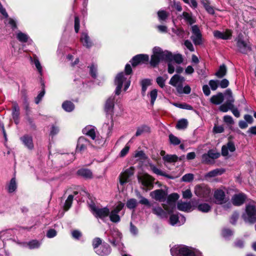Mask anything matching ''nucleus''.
Segmentation results:
<instances>
[{"instance_id":"obj_1","label":"nucleus","mask_w":256,"mask_h":256,"mask_svg":"<svg viewBox=\"0 0 256 256\" xmlns=\"http://www.w3.org/2000/svg\"><path fill=\"white\" fill-rule=\"evenodd\" d=\"M114 83L116 86L114 94L112 95L106 100L104 105V111L107 114L110 116V119H112L114 104H118L120 102V95L122 92V86H124V91H126L130 84V78L126 76L123 72H121L116 76Z\"/></svg>"},{"instance_id":"obj_2","label":"nucleus","mask_w":256,"mask_h":256,"mask_svg":"<svg viewBox=\"0 0 256 256\" xmlns=\"http://www.w3.org/2000/svg\"><path fill=\"white\" fill-rule=\"evenodd\" d=\"M172 53L168 50H163L158 46H155L152 49V54L151 56L150 64L156 67L160 61H167L171 58Z\"/></svg>"},{"instance_id":"obj_3","label":"nucleus","mask_w":256,"mask_h":256,"mask_svg":"<svg viewBox=\"0 0 256 256\" xmlns=\"http://www.w3.org/2000/svg\"><path fill=\"white\" fill-rule=\"evenodd\" d=\"M170 252L172 256H202L198 250L185 245L173 248Z\"/></svg>"},{"instance_id":"obj_4","label":"nucleus","mask_w":256,"mask_h":256,"mask_svg":"<svg viewBox=\"0 0 256 256\" xmlns=\"http://www.w3.org/2000/svg\"><path fill=\"white\" fill-rule=\"evenodd\" d=\"M184 81V77L176 74L170 78L169 84L175 87L179 94H190L191 92V88L188 85H186L183 87L182 84Z\"/></svg>"},{"instance_id":"obj_5","label":"nucleus","mask_w":256,"mask_h":256,"mask_svg":"<svg viewBox=\"0 0 256 256\" xmlns=\"http://www.w3.org/2000/svg\"><path fill=\"white\" fill-rule=\"evenodd\" d=\"M238 51L243 54H247L252 50L251 44L248 40H244L242 34H239L235 39Z\"/></svg>"},{"instance_id":"obj_6","label":"nucleus","mask_w":256,"mask_h":256,"mask_svg":"<svg viewBox=\"0 0 256 256\" xmlns=\"http://www.w3.org/2000/svg\"><path fill=\"white\" fill-rule=\"evenodd\" d=\"M122 238V234L118 230L114 229L110 230L108 238V242L113 246L116 247L120 252H122L124 248L121 242Z\"/></svg>"},{"instance_id":"obj_7","label":"nucleus","mask_w":256,"mask_h":256,"mask_svg":"<svg viewBox=\"0 0 256 256\" xmlns=\"http://www.w3.org/2000/svg\"><path fill=\"white\" fill-rule=\"evenodd\" d=\"M224 96V100H226V102L220 106L219 110L220 112H228L230 108L234 107V99L232 96V92L230 89L226 90Z\"/></svg>"},{"instance_id":"obj_8","label":"nucleus","mask_w":256,"mask_h":256,"mask_svg":"<svg viewBox=\"0 0 256 256\" xmlns=\"http://www.w3.org/2000/svg\"><path fill=\"white\" fill-rule=\"evenodd\" d=\"M89 207L92 214L96 218L104 219L110 214V210L107 207L100 208L93 202L89 204Z\"/></svg>"},{"instance_id":"obj_9","label":"nucleus","mask_w":256,"mask_h":256,"mask_svg":"<svg viewBox=\"0 0 256 256\" xmlns=\"http://www.w3.org/2000/svg\"><path fill=\"white\" fill-rule=\"evenodd\" d=\"M242 217L246 222L254 223L256 222V208L254 205L248 204L246 207V212Z\"/></svg>"},{"instance_id":"obj_10","label":"nucleus","mask_w":256,"mask_h":256,"mask_svg":"<svg viewBox=\"0 0 256 256\" xmlns=\"http://www.w3.org/2000/svg\"><path fill=\"white\" fill-rule=\"evenodd\" d=\"M194 194L196 196L206 200L211 196L210 188L204 184L196 185L194 188Z\"/></svg>"},{"instance_id":"obj_11","label":"nucleus","mask_w":256,"mask_h":256,"mask_svg":"<svg viewBox=\"0 0 256 256\" xmlns=\"http://www.w3.org/2000/svg\"><path fill=\"white\" fill-rule=\"evenodd\" d=\"M192 35L190 37L195 45H200L202 44V35L196 25L192 26Z\"/></svg>"},{"instance_id":"obj_12","label":"nucleus","mask_w":256,"mask_h":256,"mask_svg":"<svg viewBox=\"0 0 256 256\" xmlns=\"http://www.w3.org/2000/svg\"><path fill=\"white\" fill-rule=\"evenodd\" d=\"M134 174V167L131 166L128 168L126 169L124 172L120 174L119 179L120 184L123 186L128 182L130 180V178Z\"/></svg>"},{"instance_id":"obj_13","label":"nucleus","mask_w":256,"mask_h":256,"mask_svg":"<svg viewBox=\"0 0 256 256\" xmlns=\"http://www.w3.org/2000/svg\"><path fill=\"white\" fill-rule=\"evenodd\" d=\"M170 224L172 226H180L186 222V218L182 214H172L170 217Z\"/></svg>"},{"instance_id":"obj_14","label":"nucleus","mask_w":256,"mask_h":256,"mask_svg":"<svg viewBox=\"0 0 256 256\" xmlns=\"http://www.w3.org/2000/svg\"><path fill=\"white\" fill-rule=\"evenodd\" d=\"M149 56L146 54H139L134 56L130 62L133 66H136L140 64H145L148 62Z\"/></svg>"},{"instance_id":"obj_15","label":"nucleus","mask_w":256,"mask_h":256,"mask_svg":"<svg viewBox=\"0 0 256 256\" xmlns=\"http://www.w3.org/2000/svg\"><path fill=\"white\" fill-rule=\"evenodd\" d=\"M214 196L215 200V203L218 204H222L226 203L228 200L224 192L220 189L216 190L214 192Z\"/></svg>"},{"instance_id":"obj_16","label":"nucleus","mask_w":256,"mask_h":256,"mask_svg":"<svg viewBox=\"0 0 256 256\" xmlns=\"http://www.w3.org/2000/svg\"><path fill=\"white\" fill-rule=\"evenodd\" d=\"M90 145V142L84 136H81L79 138L78 140L76 150V152H82Z\"/></svg>"},{"instance_id":"obj_17","label":"nucleus","mask_w":256,"mask_h":256,"mask_svg":"<svg viewBox=\"0 0 256 256\" xmlns=\"http://www.w3.org/2000/svg\"><path fill=\"white\" fill-rule=\"evenodd\" d=\"M192 204L190 202H178L177 204L178 209L185 212H190L195 209L194 202L192 201Z\"/></svg>"},{"instance_id":"obj_18","label":"nucleus","mask_w":256,"mask_h":256,"mask_svg":"<svg viewBox=\"0 0 256 256\" xmlns=\"http://www.w3.org/2000/svg\"><path fill=\"white\" fill-rule=\"evenodd\" d=\"M80 41L82 46L87 48H90L93 46V42L86 31L82 32Z\"/></svg>"},{"instance_id":"obj_19","label":"nucleus","mask_w":256,"mask_h":256,"mask_svg":"<svg viewBox=\"0 0 256 256\" xmlns=\"http://www.w3.org/2000/svg\"><path fill=\"white\" fill-rule=\"evenodd\" d=\"M154 180L152 176L148 174L144 175L140 179L142 184L146 190H150L153 188Z\"/></svg>"},{"instance_id":"obj_20","label":"nucleus","mask_w":256,"mask_h":256,"mask_svg":"<svg viewBox=\"0 0 256 256\" xmlns=\"http://www.w3.org/2000/svg\"><path fill=\"white\" fill-rule=\"evenodd\" d=\"M22 144L28 149L32 150L34 148V144L33 142V138L32 136L28 134H24L20 138Z\"/></svg>"},{"instance_id":"obj_21","label":"nucleus","mask_w":256,"mask_h":256,"mask_svg":"<svg viewBox=\"0 0 256 256\" xmlns=\"http://www.w3.org/2000/svg\"><path fill=\"white\" fill-rule=\"evenodd\" d=\"M246 198V196L245 194L240 193L233 196L232 198V202L234 205L240 206L244 203Z\"/></svg>"},{"instance_id":"obj_22","label":"nucleus","mask_w":256,"mask_h":256,"mask_svg":"<svg viewBox=\"0 0 256 256\" xmlns=\"http://www.w3.org/2000/svg\"><path fill=\"white\" fill-rule=\"evenodd\" d=\"M236 150V146L234 143L232 141H229L226 144L222 146V155L224 156H226L228 155V152H233Z\"/></svg>"},{"instance_id":"obj_23","label":"nucleus","mask_w":256,"mask_h":256,"mask_svg":"<svg viewBox=\"0 0 256 256\" xmlns=\"http://www.w3.org/2000/svg\"><path fill=\"white\" fill-rule=\"evenodd\" d=\"M213 34L215 38L224 40L230 39L232 36V33L230 30H226L225 32L214 30Z\"/></svg>"},{"instance_id":"obj_24","label":"nucleus","mask_w":256,"mask_h":256,"mask_svg":"<svg viewBox=\"0 0 256 256\" xmlns=\"http://www.w3.org/2000/svg\"><path fill=\"white\" fill-rule=\"evenodd\" d=\"M94 252L98 256H106L111 252V248L108 244L104 243Z\"/></svg>"},{"instance_id":"obj_25","label":"nucleus","mask_w":256,"mask_h":256,"mask_svg":"<svg viewBox=\"0 0 256 256\" xmlns=\"http://www.w3.org/2000/svg\"><path fill=\"white\" fill-rule=\"evenodd\" d=\"M150 196L156 200L164 201L166 198V194L164 190L158 189L150 193Z\"/></svg>"},{"instance_id":"obj_26","label":"nucleus","mask_w":256,"mask_h":256,"mask_svg":"<svg viewBox=\"0 0 256 256\" xmlns=\"http://www.w3.org/2000/svg\"><path fill=\"white\" fill-rule=\"evenodd\" d=\"M16 35L17 40L22 43L32 42L29 36L26 32L18 30L16 32Z\"/></svg>"},{"instance_id":"obj_27","label":"nucleus","mask_w":256,"mask_h":256,"mask_svg":"<svg viewBox=\"0 0 256 256\" xmlns=\"http://www.w3.org/2000/svg\"><path fill=\"white\" fill-rule=\"evenodd\" d=\"M96 129L94 126H88L82 130V132L84 134L90 137L92 140H94L96 138Z\"/></svg>"},{"instance_id":"obj_28","label":"nucleus","mask_w":256,"mask_h":256,"mask_svg":"<svg viewBox=\"0 0 256 256\" xmlns=\"http://www.w3.org/2000/svg\"><path fill=\"white\" fill-rule=\"evenodd\" d=\"M194 208L200 212L207 213L211 210L212 206L208 204L202 202L196 205L194 204Z\"/></svg>"},{"instance_id":"obj_29","label":"nucleus","mask_w":256,"mask_h":256,"mask_svg":"<svg viewBox=\"0 0 256 256\" xmlns=\"http://www.w3.org/2000/svg\"><path fill=\"white\" fill-rule=\"evenodd\" d=\"M150 166L152 171L155 174L158 176H162L167 178L172 179L173 177L172 176H170L169 174H166L165 172L162 171L160 168H158L154 164H150Z\"/></svg>"},{"instance_id":"obj_30","label":"nucleus","mask_w":256,"mask_h":256,"mask_svg":"<svg viewBox=\"0 0 256 256\" xmlns=\"http://www.w3.org/2000/svg\"><path fill=\"white\" fill-rule=\"evenodd\" d=\"M224 100V94L222 92H218L216 94L214 95L211 97L210 102L214 104L218 105L220 104Z\"/></svg>"},{"instance_id":"obj_31","label":"nucleus","mask_w":256,"mask_h":256,"mask_svg":"<svg viewBox=\"0 0 256 256\" xmlns=\"http://www.w3.org/2000/svg\"><path fill=\"white\" fill-rule=\"evenodd\" d=\"M78 174L85 178L90 179L92 178V173L91 170L88 169H80L78 171Z\"/></svg>"},{"instance_id":"obj_32","label":"nucleus","mask_w":256,"mask_h":256,"mask_svg":"<svg viewBox=\"0 0 256 256\" xmlns=\"http://www.w3.org/2000/svg\"><path fill=\"white\" fill-rule=\"evenodd\" d=\"M225 172L224 169L220 168H216L212 170H211L208 172L206 174V177L208 178H213L218 176H220L224 174Z\"/></svg>"},{"instance_id":"obj_33","label":"nucleus","mask_w":256,"mask_h":256,"mask_svg":"<svg viewBox=\"0 0 256 256\" xmlns=\"http://www.w3.org/2000/svg\"><path fill=\"white\" fill-rule=\"evenodd\" d=\"M152 212L160 218H164L166 216V212L160 206L153 208Z\"/></svg>"},{"instance_id":"obj_34","label":"nucleus","mask_w":256,"mask_h":256,"mask_svg":"<svg viewBox=\"0 0 256 256\" xmlns=\"http://www.w3.org/2000/svg\"><path fill=\"white\" fill-rule=\"evenodd\" d=\"M62 108L65 111L71 112L74 110V105L72 102L66 100L62 103Z\"/></svg>"},{"instance_id":"obj_35","label":"nucleus","mask_w":256,"mask_h":256,"mask_svg":"<svg viewBox=\"0 0 256 256\" xmlns=\"http://www.w3.org/2000/svg\"><path fill=\"white\" fill-rule=\"evenodd\" d=\"M226 72L227 68L225 64H222L220 66L215 75L218 78H222L226 75Z\"/></svg>"},{"instance_id":"obj_36","label":"nucleus","mask_w":256,"mask_h":256,"mask_svg":"<svg viewBox=\"0 0 256 256\" xmlns=\"http://www.w3.org/2000/svg\"><path fill=\"white\" fill-rule=\"evenodd\" d=\"M150 132V128L148 126L146 125H142L137 128L135 136H138L144 133L149 132Z\"/></svg>"},{"instance_id":"obj_37","label":"nucleus","mask_w":256,"mask_h":256,"mask_svg":"<svg viewBox=\"0 0 256 256\" xmlns=\"http://www.w3.org/2000/svg\"><path fill=\"white\" fill-rule=\"evenodd\" d=\"M41 244V242L36 240H32L26 243L28 248L31 250L38 248Z\"/></svg>"},{"instance_id":"obj_38","label":"nucleus","mask_w":256,"mask_h":256,"mask_svg":"<svg viewBox=\"0 0 256 256\" xmlns=\"http://www.w3.org/2000/svg\"><path fill=\"white\" fill-rule=\"evenodd\" d=\"M17 188V184L15 178H12L8 185V192H14Z\"/></svg>"},{"instance_id":"obj_39","label":"nucleus","mask_w":256,"mask_h":256,"mask_svg":"<svg viewBox=\"0 0 256 256\" xmlns=\"http://www.w3.org/2000/svg\"><path fill=\"white\" fill-rule=\"evenodd\" d=\"M178 158L176 154H166L162 158L164 162H174L178 160Z\"/></svg>"},{"instance_id":"obj_40","label":"nucleus","mask_w":256,"mask_h":256,"mask_svg":"<svg viewBox=\"0 0 256 256\" xmlns=\"http://www.w3.org/2000/svg\"><path fill=\"white\" fill-rule=\"evenodd\" d=\"M140 84L142 86V96H144L147 88L151 84L150 80L149 79H144L141 80Z\"/></svg>"},{"instance_id":"obj_41","label":"nucleus","mask_w":256,"mask_h":256,"mask_svg":"<svg viewBox=\"0 0 256 256\" xmlns=\"http://www.w3.org/2000/svg\"><path fill=\"white\" fill-rule=\"evenodd\" d=\"M118 212L112 210L111 212H110V220L113 222H118L120 221V217L118 214Z\"/></svg>"},{"instance_id":"obj_42","label":"nucleus","mask_w":256,"mask_h":256,"mask_svg":"<svg viewBox=\"0 0 256 256\" xmlns=\"http://www.w3.org/2000/svg\"><path fill=\"white\" fill-rule=\"evenodd\" d=\"M40 82L42 86V90L38 94V96L35 98V102L36 104H38L40 103L45 94L44 82L42 78H40Z\"/></svg>"},{"instance_id":"obj_43","label":"nucleus","mask_w":256,"mask_h":256,"mask_svg":"<svg viewBox=\"0 0 256 256\" xmlns=\"http://www.w3.org/2000/svg\"><path fill=\"white\" fill-rule=\"evenodd\" d=\"M182 16L184 20L189 24H192L195 22V20L192 18V14L184 12L182 13Z\"/></svg>"},{"instance_id":"obj_44","label":"nucleus","mask_w":256,"mask_h":256,"mask_svg":"<svg viewBox=\"0 0 256 256\" xmlns=\"http://www.w3.org/2000/svg\"><path fill=\"white\" fill-rule=\"evenodd\" d=\"M73 199L74 196L72 194L69 195L68 197L64 206V208L66 211L68 210L71 207Z\"/></svg>"},{"instance_id":"obj_45","label":"nucleus","mask_w":256,"mask_h":256,"mask_svg":"<svg viewBox=\"0 0 256 256\" xmlns=\"http://www.w3.org/2000/svg\"><path fill=\"white\" fill-rule=\"evenodd\" d=\"M20 116V108L18 104L16 103H14L12 106V116L13 118H19Z\"/></svg>"},{"instance_id":"obj_46","label":"nucleus","mask_w":256,"mask_h":256,"mask_svg":"<svg viewBox=\"0 0 256 256\" xmlns=\"http://www.w3.org/2000/svg\"><path fill=\"white\" fill-rule=\"evenodd\" d=\"M168 78V76L164 75V76H158L156 79L157 84L161 88H163L165 86V82Z\"/></svg>"},{"instance_id":"obj_47","label":"nucleus","mask_w":256,"mask_h":256,"mask_svg":"<svg viewBox=\"0 0 256 256\" xmlns=\"http://www.w3.org/2000/svg\"><path fill=\"white\" fill-rule=\"evenodd\" d=\"M168 15L169 14L164 10H160L158 12V20L161 22L165 21L167 19Z\"/></svg>"},{"instance_id":"obj_48","label":"nucleus","mask_w":256,"mask_h":256,"mask_svg":"<svg viewBox=\"0 0 256 256\" xmlns=\"http://www.w3.org/2000/svg\"><path fill=\"white\" fill-rule=\"evenodd\" d=\"M138 204L137 200L135 198H130L128 200L126 206L129 209H134L136 208Z\"/></svg>"},{"instance_id":"obj_49","label":"nucleus","mask_w":256,"mask_h":256,"mask_svg":"<svg viewBox=\"0 0 256 256\" xmlns=\"http://www.w3.org/2000/svg\"><path fill=\"white\" fill-rule=\"evenodd\" d=\"M33 62L34 64V65H35L38 73L40 74V76H42L43 74L42 68V66L39 60H38V58L36 57H34Z\"/></svg>"},{"instance_id":"obj_50","label":"nucleus","mask_w":256,"mask_h":256,"mask_svg":"<svg viewBox=\"0 0 256 256\" xmlns=\"http://www.w3.org/2000/svg\"><path fill=\"white\" fill-rule=\"evenodd\" d=\"M179 198V196L178 194L176 193H173L171 194H170L168 198V202L170 204H172L174 206V202L178 200Z\"/></svg>"},{"instance_id":"obj_51","label":"nucleus","mask_w":256,"mask_h":256,"mask_svg":"<svg viewBox=\"0 0 256 256\" xmlns=\"http://www.w3.org/2000/svg\"><path fill=\"white\" fill-rule=\"evenodd\" d=\"M92 246L94 250H96L102 245V240L100 238H96L92 240Z\"/></svg>"},{"instance_id":"obj_52","label":"nucleus","mask_w":256,"mask_h":256,"mask_svg":"<svg viewBox=\"0 0 256 256\" xmlns=\"http://www.w3.org/2000/svg\"><path fill=\"white\" fill-rule=\"evenodd\" d=\"M97 65L94 64H92L90 68V73L93 78H96L97 76Z\"/></svg>"},{"instance_id":"obj_53","label":"nucleus","mask_w":256,"mask_h":256,"mask_svg":"<svg viewBox=\"0 0 256 256\" xmlns=\"http://www.w3.org/2000/svg\"><path fill=\"white\" fill-rule=\"evenodd\" d=\"M188 121L186 119H182L178 121L176 127L178 129H184L186 128Z\"/></svg>"},{"instance_id":"obj_54","label":"nucleus","mask_w":256,"mask_h":256,"mask_svg":"<svg viewBox=\"0 0 256 256\" xmlns=\"http://www.w3.org/2000/svg\"><path fill=\"white\" fill-rule=\"evenodd\" d=\"M194 178V175L192 174H186L182 176V181L186 182H190L193 180Z\"/></svg>"},{"instance_id":"obj_55","label":"nucleus","mask_w":256,"mask_h":256,"mask_svg":"<svg viewBox=\"0 0 256 256\" xmlns=\"http://www.w3.org/2000/svg\"><path fill=\"white\" fill-rule=\"evenodd\" d=\"M208 153L212 160L218 158L220 156V152L214 150H210L208 152Z\"/></svg>"},{"instance_id":"obj_56","label":"nucleus","mask_w":256,"mask_h":256,"mask_svg":"<svg viewBox=\"0 0 256 256\" xmlns=\"http://www.w3.org/2000/svg\"><path fill=\"white\" fill-rule=\"evenodd\" d=\"M169 140L171 144L178 145L180 143V140L172 134L169 135Z\"/></svg>"},{"instance_id":"obj_57","label":"nucleus","mask_w":256,"mask_h":256,"mask_svg":"<svg viewBox=\"0 0 256 256\" xmlns=\"http://www.w3.org/2000/svg\"><path fill=\"white\" fill-rule=\"evenodd\" d=\"M182 55L180 54H177L175 55H172L170 59V60H172V62H174L176 64H180L182 62Z\"/></svg>"},{"instance_id":"obj_58","label":"nucleus","mask_w":256,"mask_h":256,"mask_svg":"<svg viewBox=\"0 0 256 256\" xmlns=\"http://www.w3.org/2000/svg\"><path fill=\"white\" fill-rule=\"evenodd\" d=\"M233 235V232L232 230L228 228H224L222 231V236L226 239H228L231 236Z\"/></svg>"},{"instance_id":"obj_59","label":"nucleus","mask_w":256,"mask_h":256,"mask_svg":"<svg viewBox=\"0 0 256 256\" xmlns=\"http://www.w3.org/2000/svg\"><path fill=\"white\" fill-rule=\"evenodd\" d=\"M158 91L156 89L152 90L150 93V104L153 106L154 102L157 98Z\"/></svg>"},{"instance_id":"obj_60","label":"nucleus","mask_w":256,"mask_h":256,"mask_svg":"<svg viewBox=\"0 0 256 256\" xmlns=\"http://www.w3.org/2000/svg\"><path fill=\"white\" fill-rule=\"evenodd\" d=\"M172 32L180 38H183L184 36V31L180 28H172Z\"/></svg>"},{"instance_id":"obj_61","label":"nucleus","mask_w":256,"mask_h":256,"mask_svg":"<svg viewBox=\"0 0 256 256\" xmlns=\"http://www.w3.org/2000/svg\"><path fill=\"white\" fill-rule=\"evenodd\" d=\"M94 140V144L96 147H100L103 146L105 142V140L104 138H100L98 136L96 137Z\"/></svg>"},{"instance_id":"obj_62","label":"nucleus","mask_w":256,"mask_h":256,"mask_svg":"<svg viewBox=\"0 0 256 256\" xmlns=\"http://www.w3.org/2000/svg\"><path fill=\"white\" fill-rule=\"evenodd\" d=\"M168 62V72L170 74H172L174 72L175 70V63L172 60H167Z\"/></svg>"},{"instance_id":"obj_63","label":"nucleus","mask_w":256,"mask_h":256,"mask_svg":"<svg viewBox=\"0 0 256 256\" xmlns=\"http://www.w3.org/2000/svg\"><path fill=\"white\" fill-rule=\"evenodd\" d=\"M218 86H220L222 88H227L229 85V81L226 79L224 78L221 80H218Z\"/></svg>"},{"instance_id":"obj_64","label":"nucleus","mask_w":256,"mask_h":256,"mask_svg":"<svg viewBox=\"0 0 256 256\" xmlns=\"http://www.w3.org/2000/svg\"><path fill=\"white\" fill-rule=\"evenodd\" d=\"M208 84L212 90H216L218 86V80H210Z\"/></svg>"}]
</instances>
